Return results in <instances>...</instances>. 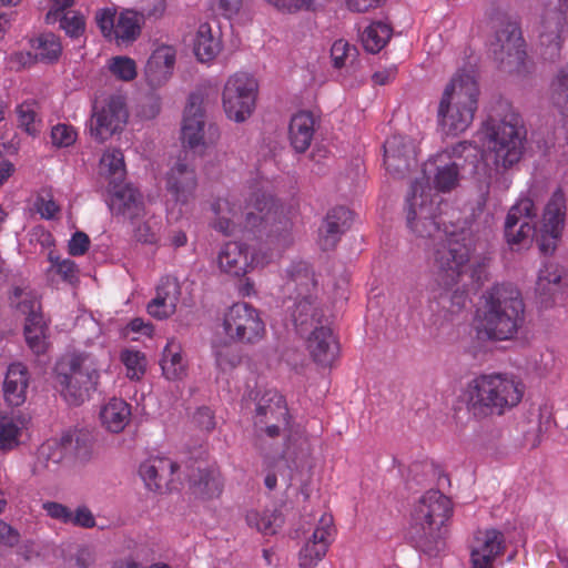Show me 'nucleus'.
<instances>
[{"instance_id":"35","label":"nucleus","mask_w":568,"mask_h":568,"mask_svg":"<svg viewBox=\"0 0 568 568\" xmlns=\"http://www.w3.org/2000/svg\"><path fill=\"white\" fill-rule=\"evenodd\" d=\"M29 386V372L20 362L8 366L3 381V394L6 402L11 406H20L27 399Z\"/></svg>"},{"instance_id":"62","label":"nucleus","mask_w":568,"mask_h":568,"mask_svg":"<svg viewBox=\"0 0 568 568\" xmlns=\"http://www.w3.org/2000/svg\"><path fill=\"white\" fill-rule=\"evenodd\" d=\"M90 245L89 236L83 232H75L68 243V251L70 255H83Z\"/></svg>"},{"instance_id":"39","label":"nucleus","mask_w":568,"mask_h":568,"mask_svg":"<svg viewBox=\"0 0 568 568\" xmlns=\"http://www.w3.org/2000/svg\"><path fill=\"white\" fill-rule=\"evenodd\" d=\"M315 120L311 112L298 111L292 115L288 138L296 152H305L314 136Z\"/></svg>"},{"instance_id":"58","label":"nucleus","mask_w":568,"mask_h":568,"mask_svg":"<svg viewBox=\"0 0 568 568\" xmlns=\"http://www.w3.org/2000/svg\"><path fill=\"white\" fill-rule=\"evenodd\" d=\"M286 454L290 457L295 455V459L301 462H307L308 457L311 456V446L308 439L304 436H300L295 439L294 443L292 439H290L287 443Z\"/></svg>"},{"instance_id":"48","label":"nucleus","mask_w":568,"mask_h":568,"mask_svg":"<svg viewBox=\"0 0 568 568\" xmlns=\"http://www.w3.org/2000/svg\"><path fill=\"white\" fill-rule=\"evenodd\" d=\"M38 110V102L33 99L23 101L16 109L19 125L30 135H36L41 130Z\"/></svg>"},{"instance_id":"7","label":"nucleus","mask_w":568,"mask_h":568,"mask_svg":"<svg viewBox=\"0 0 568 568\" xmlns=\"http://www.w3.org/2000/svg\"><path fill=\"white\" fill-rule=\"evenodd\" d=\"M479 89L470 73H457L445 87L437 106V125L446 136L464 133L478 109Z\"/></svg>"},{"instance_id":"1","label":"nucleus","mask_w":568,"mask_h":568,"mask_svg":"<svg viewBox=\"0 0 568 568\" xmlns=\"http://www.w3.org/2000/svg\"><path fill=\"white\" fill-rule=\"evenodd\" d=\"M478 150L469 142H459L430 156L423 165V181L412 184L406 197L407 225L419 237L443 241L435 252L438 282L453 290L464 277H475L471 271L473 231L467 221L449 222L442 217V200L437 193L455 190L466 164L477 170Z\"/></svg>"},{"instance_id":"5","label":"nucleus","mask_w":568,"mask_h":568,"mask_svg":"<svg viewBox=\"0 0 568 568\" xmlns=\"http://www.w3.org/2000/svg\"><path fill=\"white\" fill-rule=\"evenodd\" d=\"M524 393V384L513 375L483 374L467 384L464 400L474 416L486 417L501 415L517 406Z\"/></svg>"},{"instance_id":"52","label":"nucleus","mask_w":568,"mask_h":568,"mask_svg":"<svg viewBox=\"0 0 568 568\" xmlns=\"http://www.w3.org/2000/svg\"><path fill=\"white\" fill-rule=\"evenodd\" d=\"M270 6L283 13H296L300 11H314L318 0H264Z\"/></svg>"},{"instance_id":"9","label":"nucleus","mask_w":568,"mask_h":568,"mask_svg":"<svg viewBox=\"0 0 568 568\" xmlns=\"http://www.w3.org/2000/svg\"><path fill=\"white\" fill-rule=\"evenodd\" d=\"M291 276L288 285H294L296 295L291 307L292 321L301 335L322 322V312L317 305L315 280L306 263L300 262L287 271Z\"/></svg>"},{"instance_id":"61","label":"nucleus","mask_w":568,"mask_h":568,"mask_svg":"<svg viewBox=\"0 0 568 568\" xmlns=\"http://www.w3.org/2000/svg\"><path fill=\"white\" fill-rule=\"evenodd\" d=\"M241 4L242 0H210L211 9L227 18L236 14Z\"/></svg>"},{"instance_id":"19","label":"nucleus","mask_w":568,"mask_h":568,"mask_svg":"<svg viewBox=\"0 0 568 568\" xmlns=\"http://www.w3.org/2000/svg\"><path fill=\"white\" fill-rule=\"evenodd\" d=\"M566 219V196L556 190L546 203L540 225V250L550 253L556 248L560 239Z\"/></svg>"},{"instance_id":"63","label":"nucleus","mask_w":568,"mask_h":568,"mask_svg":"<svg viewBox=\"0 0 568 568\" xmlns=\"http://www.w3.org/2000/svg\"><path fill=\"white\" fill-rule=\"evenodd\" d=\"M20 534L11 525L0 519V546L14 547L18 545Z\"/></svg>"},{"instance_id":"18","label":"nucleus","mask_w":568,"mask_h":568,"mask_svg":"<svg viewBox=\"0 0 568 568\" xmlns=\"http://www.w3.org/2000/svg\"><path fill=\"white\" fill-rule=\"evenodd\" d=\"M288 412L285 400L274 389L266 390L258 399L254 425L260 433L268 437H276L287 424Z\"/></svg>"},{"instance_id":"50","label":"nucleus","mask_w":568,"mask_h":568,"mask_svg":"<svg viewBox=\"0 0 568 568\" xmlns=\"http://www.w3.org/2000/svg\"><path fill=\"white\" fill-rule=\"evenodd\" d=\"M63 560L67 568H91L95 564L97 551L92 545L80 544Z\"/></svg>"},{"instance_id":"10","label":"nucleus","mask_w":568,"mask_h":568,"mask_svg":"<svg viewBox=\"0 0 568 568\" xmlns=\"http://www.w3.org/2000/svg\"><path fill=\"white\" fill-rule=\"evenodd\" d=\"M10 301L26 316L23 333L29 348L37 355L44 354L49 348V324L41 312L37 292L27 284L17 285Z\"/></svg>"},{"instance_id":"11","label":"nucleus","mask_w":568,"mask_h":568,"mask_svg":"<svg viewBox=\"0 0 568 568\" xmlns=\"http://www.w3.org/2000/svg\"><path fill=\"white\" fill-rule=\"evenodd\" d=\"M258 81L250 72L230 74L222 89V106L226 118L236 123L247 121L255 111Z\"/></svg>"},{"instance_id":"30","label":"nucleus","mask_w":568,"mask_h":568,"mask_svg":"<svg viewBox=\"0 0 568 568\" xmlns=\"http://www.w3.org/2000/svg\"><path fill=\"white\" fill-rule=\"evenodd\" d=\"M567 275L566 268L555 263H548L540 268L536 290L544 307L547 308L556 302L567 284Z\"/></svg>"},{"instance_id":"36","label":"nucleus","mask_w":568,"mask_h":568,"mask_svg":"<svg viewBox=\"0 0 568 568\" xmlns=\"http://www.w3.org/2000/svg\"><path fill=\"white\" fill-rule=\"evenodd\" d=\"M192 50L199 62H212L222 51L220 32L209 23H201L193 36Z\"/></svg>"},{"instance_id":"20","label":"nucleus","mask_w":568,"mask_h":568,"mask_svg":"<svg viewBox=\"0 0 568 568\" xmlns=\"http://www.w3.org/2000/svg\"><path fill=\"white\" fill-rule=\"evenodd\" d=\"M491 51L495 60L504 70L514 71L521 67L526 51L520 29L515 24H508L497 32Z\"/></svg>"},{"instance_id":"49","label":"nucleus","mask_w":568,"mask_h":568,"mask_svg":"<svg viewBox=\"0 0 568 568\" xmlns=\"http://www.w3.org/2000/svg\"><path fill=\"white\" fill-rule=\"evenodd\" d=\"M34 59L43 62L55 61L61 54V43L52 33H44L32 41Z\"/></svg>"},{"instance_id":"12","label":"nucleus","mask_w":568,"mask_h":568,"mask_svg":"<svg viewBox=\"0 0 568 568\" xmlns=\"http://www.w3.org/2000/svg\"><path fill=\"white\" fill-rule=\"evenodd\" d=\"M165 187L172 201V204L168 203V214L178 219L190 210L197 187L195 169L189 162V151L183 150L171 165L165 176Z\"/></svg>"},{"instance_id":"29","label":"nucleus","mask_w":568,"mask_h":568,"mask_svg":"<svg viewBox=\"0 0 568 568\" xmlns=\"http://www.w3.org/2000/svg\"><path fill=\"white\" fill-rule=\"evenodd\" d=\"M308 332L306 346L310 354L317 363L331 365L338 355V345L332 329L321 322L310 328Z\"/></svg>"},{"instance_id":"42","label":"nucleus","mask_w":568,"mask_h":568,"mask_svg":"<svg viewBox=\"0 0 568 568\" xmlns=\"http://www.w3.org/2000/svg\"><path fill=\"white\" fill-rule=\"evenodd\" d=\"M195 496L203 499L216 498L222 494L223 479L217 468H209L199 471V478L192 483Z\"/></svg>"},{"instance_id":"8","label":"nucleus","mask_w":568,"mask_h":568,"mask_svg":"<svg viewBox=\"0 0 568 568\" xmlns=\"http://www.w3.org/2000/svg\"><path fill=\"white\" fill-rule=\"evenodd\" d=\"M526 130L517 114L508 113L503 119H488L477 133L483 153L490 156L496 166L510 168L519 162L524 153Z\"/></svg>"},{"instance_id":"24","label":"nucleus","mask_w":568,"mask_h":568,"mask_svg":"<svg viewBox=\"0 0 568 568\" xmlns=\"http://www.w3.org/2000/svg\"><path fill=\"white\" fill-rule=\"evenodd\" d=\"M176 63V49L170 44H159L152 51L144 67V77L148 84L161 88L173 75Z\"/></svg>"},{"instance_id":"4","label":"nucleus","mask_w":568,"mask_h":568,"mask_svg":"<svg viewBox=\"0 0 568 568\" xmlns=\"http://www.w3.org/2000/svg\"><path fill=\"white\" fill-rule=\"evenodd\" d=\"M221 328L222 332L217 329L212 337V349L216 366L222 372L234 368L240 362L232 343L254 345L266 334L258 310L244 302L234 303L225 311Z\"/></svg>"},{"instance_id":"22","label":"nucleus","mask_w":568,"mask_h":568,"mask_svg":"<svg viewBox=\"0 0 568 568\" xmlns=\"http://www.w3.org/2000/svg\"><path fill=\"white\" fill-rule=\"evenodd\" d=\"M333 518L324 514L298 551V568H315L325 557L334 536Z\"/></svg>"},{"instance_id":"34","label":"nucleus","mask_w":568,"mask_h":568,"mask_svg":"<svg viewBox=\"0 0 568 568\" xmlns=\"http://www.w3.org/2000/svg\"><path fill=\"white\" fill-rule=\"evenodd\" d=\"M27 426L28 418L21 412L0 410V450L16 449Z\"/></svg>"},{"instance_id":"38","label":"nucleus","mask_w":568,"mask_h":568,"mask_svg":"<svg viewBox=\"0 0 568 568\" xmlns=\"http://www.w3.org/2000/svg\"><path fill=\"white\" fill-rule=\"evenodd\" d=\"M126 168L120 149H106L99 163V178L106 186H116L125 182Z\"/></svg>"},{"instance_id":"46","label":"nucleus","mask_w":568,"mask_h":568,"mask_svg":"<svg viewBox=\"0 0 568 568\" xmlns=\"http://www.w3.org/2000/svg\"><path fill=\"white\" fill-rule=\"evenodd\" d=\"M278 479L286 487H288L293 480V469L284 456L267 463L264 484L267 489L273 490L277 487Z\"/></svg>"},{"instance_id":"53","label":"nucleus","mask_w":568,"mask_h":568,"mask_svg":"<svg viewBox=\"0 0 568 568\" xmlns=\"http://www.w3.org/2000/svg\"><path fill=\"white\" fill-rule=\"evenodd\" d=\"M34 207L41 217L45 220L57 217L60 212L59 204H57L52 193L49 191H44L37 196Z\"/></svg>"},{"instance_id":"2","label":"nucleus","mask_w":568,"mask_h":568,"mask_svg":"<svg viewBox=\"0 0 568 568\" xmlns=\"http://www.w3.org/2000/svg\"><path fill=\"white\" fill-rule=\"evenodd\" d=\"M212 227L224 235L244 230L265 236L256 245L243 241L223 244L217 254V266L226 275L244 277L263 268L293 243V224L268 192L267 181L248 189L244 207L235 196H226L219 197L212 204Z\"/></svg>"},{"instance_id":"57","label":"nucleus","mask_w":568,"mask_h":568,"mask_svg":"<svg viewBox=\"0 0 568 568\" xmlns=\"http://www.w3.org/2000/svg\"><path fill=\"white\" fill-rule=\"evenodd\" d=\"M42 509L47 516L62 524L69 525L71 520V509L60 503L45 501L42 504Z\"/></svg>"},{"instance_id":"23","label":"nucleus","mask_w":568,"mask_h":568,"mask_svg":"<svg viewBox=\"0 0 568 568\" xmlns=\"http://www.w3.org/2000/svg\"><path fill=\"white\" fill-rule=\"evenodd\" d=\"M506 547L504 534L497 529H480L470 544V568H496L497 558Z\"/></svg>"},{"instance_id":"16","label":"nucleus","mask_w":568,"mask_h":568,"mask_svg":"<svg viewBox=\"0 0 568 568\" xmlns=\"http://www.w3.org/2000/svg\"><path fill=\"white\" fill-rule=\"evenodd\" d=\"M453 513L452 501L438 490L424 494L412 513V521L427 534L439 532Z\"/></svg>"},{"instance_id":"64","label":"nucleus","mask_w":568,"mask_h":568,"mask_svg":"<svg viewBox=\"0 0 568 568\" xmlns=\"http://www.w3.org/2000/svg\"><path fill=\"white\" fill-rule=\"evenodd\" d=\"M30 242L39 244L42 248L53 251L54 239L52 234L43 227H34L30 233Z\"/></svg>"},{"instance_id":"27","label":"nucleus","mask_w":568,"mask_h":568,"mask_svg":"<svg viewBox=\"0 0 568 568\" xmlns=\"http://www.w3.org/2000/svg\"><path fill=\"white\" fill-rule=\"evenodd\" d=\"M181 297V285L174 277H163L156 286L155 296L148 303L149 315L156 320L172 316Z\"/></svg>"},{"instance_id":"31","label":"nucleus","mask_w":568,"mask_h":568,"mask_svg":"<svg viewBox=\"0 0 568 568\" xmlns=\"http://www.w3.org/2000/svg\"><path fill=\"white\" fill-rule=\"evenodd\" d=\"M72 448L71 435L48 439L37 450L32 466L33 473L41 474L45 470H53L71 453Z\"/></svg>"},{"instance_id":"28","label":"nucleus","mask_w":568,"mask_h":568,"mask_svg":"<svg viewBox=\"0 0 568 568\" xmlns=\"http://www.w3.org/2000/svg\"><path fill=\"white\" fill-rule=\"evenodd\" d=\"M178 465L168 457L154 456L144 460L139 468V474L150 490L170 488L174 480Z\"/></svg>"},{"instance_id":"25","label":"nucleus","mask_w":568,"mask_h":568,"mask_svg":"<svg viewBox=\"0 0 568 568\" xmlns=\"http://www.w3.org/2000/svg\"><path fill=\"white\" fill-rule=\"evenodd\" d=\"M105 192L106 204L112 214L131 221L142 214L144 210L142 195L132 185L122 183L116 186H106Z\"/></svg>"},{"instance_id":"14","label":"nucleus","mask_w":568,"mask_h":568,"mask_svg":"<svg viewBox=\"0 0 568 568\" xmlns=\"http://www.w3.org/2000/svg\"><path fill=\"white\" fill-rule=\"evenodd\" d=\"M95 20L103 37L114 40L118 44L135 41L144 22L143 14L131 9L121 11L116 17L115 8L100 9Z\"/></svg>"},{"instance_id":"21","label":"nucleus","mask_w":568,"mask_h":568,"mask_svg":"<svg viewBox=\"0 0 568 568\" xmlns=\"http://www.w3.org/2000/svg\"><path fill=\"white\" fill-rule=\"evenodd\" d=\"M535 205L528 197L520 199L508 212L505 235L510 245H525L535 234Z\"/></svg>"},{"instance_id":"40","label":"nucleus","mask_w":568,"mask_h":568,"mask_svg":"<svg viewBox=\"0 0 568 568\" xmlns=\"http://www.w3.org/2000/svg\"><path fill=\"white\" fill-rule=\"evenodd\" d=\"M246 523L264 536H272L283 526L284 517L276 507L252 509L246 514Z\"/></svg>"},{"instance_id":"44","label":"nucleus","mask_w":568,"mask_h":568,"mask_svg":"<svg viewBox=\"0 0 568 568\" xmlns=\"http://www.w3.org/2000/svg\"><path fill=\"white\" fill-rule=\"evenodd\" d=\"M358 51L356 47L351 44L345 39H337L331 47V62L332 67L338 71L349 72L355 70V62Z\"/></svg>"},{"instance_id":"47","label":"nucleus","mask_w":568,"mask_h":568,"mask_svg":"<svg viewBox=\"0 0 568 568\" xmlns=\"http://www.w3.org/2000/svg\"><path fill=\"white\" fill-rule=\"evenodd\" d=\"M120 361L125 368V376L129 379L140 381L144 376L148 361L144 353L141 351L135 348H124L120 353Z\"/></svg>"},{"instance_id":"13","label":"nucleus","mask_w":568,"mask_h":568,"mask_svg":"<svg viewBox=\"0 0 568 568\" xmlns=\"http://www.w3.org/2000/svg\"><path fill=\"white\" fill-rule=\"evenodd\" d=\"M128 116L125 99L122 95L110 94L95 100L88 123L90 135L98 142H104L123 130Z\"/></svg>"},{"instance_id":"45","label":"nucleus","mask_w":568,"mask_h":568,"mask_svg":"<svg viewBox=\"0 0 568 568\" xmlns=\"http://www.w3.org/2000/svg\"><path fill=\"white\" fill-rule=\"evenodd\" d=\"M550 90L554 105L560 114L568 118V61L558 69Z\"/></svg>"},{"instance_id":"59","label":"nucleus","mask_w":568,"mask_h":568,"mask_svg":"<svg viewBox=\"0 0 568 568\" xmlns=\"http://www.w3.org/2000/svg\"><path fill=\"white\" fill-rule=\"evenodd\" d=\"M69 525L82 528H93L95 526V518L87 506H79L74 511L71 510V520Z\"/></svg>"},{"instance_id":"60","label":"nucleus","mask_w":568,"mask_h":568,"mask_svg":"<svg viewBox=\"0 0 568 568\" xmlns=\"http://www.w3.org/2000/svg\"><path fill=\"white\" fill-rule=\"evenodd\" d=\"M61 28L72 38L79 37L84 30V19L81 14L63 16Z\"/></svg>"},{"instance_id":"43","label":"nucleus","mask_w":568,"mask_h":568,"mask_svg":"<svg viewBox=\"0 0 568 568\" xmlns=\"http://www.w3.org/2000/svg\"><path fill=\"white\" fill-rule=\"evenodd\" d=\"M351 212L343 206L331 210L323 223L321 234L324 236V246H333L337 235L348 226Z\"/></svg>"},{"instance_id":"26","label":"nucleus","mask_w":568,"mask_h":568,"mask_svg":"<svg viewBox=\"0 0 568 568\" xmlns=\"http://www.w3.org/2000/svg\"><path fill=\"white\" fill-rule=\"evenodd\" d=\"M415 143L402 135H393L384 144V163L386 170L394 175L408 171L416 162Z\"/></svg>"},{"instance_id":"51","label":"nucleus","mask_w":568,"mask_h":568,"mask_svg":"<svg viewBox=\"0 0 568 568\" xmlns=\"http://www.w3.org/2000/svg\"><path fill=\"white\" fill-rule=\"evenodd\" d=\"M106 67L110 73L121 81H132L138 74L135 61L126 55H116L109 59Z\"/></svg>"},{"instance_id":"37","label":"nucleus","mask_w":568,"mask_h":568,"mask_svg":"<svg viewBox=\"0 0 568 568\" xmlns=\"http://www.w3.org/2000/svg\"><path fill=\"white\" fill-rule=\"evenodd\" d=\"M49 266L44 270V278L52 287H58L60 283L74 285L79 280V270L77 264L70 258H62L54 251L48 252Z\"/></svg>"},{"instance_id":"17","label":"nucleus","mask_w":568,"mask_h":568,"mask_svg":"<svg viewBox=\"0 0 568 568\" xmlns=\"http://www.w3.org/2000/svg\"><path fill=\"white\" fill-rule=\"evenodd\" d=\"M568 37V0H558L556 10L548 11L538 28V45L545 59H554Z\"/></svg>"},{"instance_id":"32","label":"nucleus","mask_w":568,"mask_h":568,"mask_svg":"<svg viewBox=\"0 0 568 568\" xmlns=\"http://www.w3.org/2000/svg\"><path fill=\"white\" fill-rule=\"evenodd\" d=\"M131 405L120 397L108 398L100 407L99 420L109 433L120 434L130 424Z\"/></svg>"},{"instance_id":"55","label":"nucleus","mask_w":568,"mask_h":568,"mask_svg":"<svg viewBox=\"0 0 568 568\" xmlns=\"http://www.w3.org/2000/svg\"><path fill=\"white\" fill-rule=\"evenodd\" d=\"M153 325L143 318H133L122 328V335L132 341H139L141 337H151L153 335Z\"/></svg>"},{"instance_id":"15","label":"nucleus","mask_w":568,"mask_h":568,"mask_svg":"<svg viewBox=\"0 0 568 568\" xmlns=\"http://www.w3.org/2000/svg\"><path fill=\"white\" fill-rule=\"evenodd\" d=\"M206 99L207 92L204 88H197L190 94L181 128L183 146L197 155H202L207 148L203 108Z\"/></svg>"},{"instance_id":"54","label":"nucleus","mask_w":568,"mask_h":568,"mask_svg":"<svg viewBox=\"0 0 568 568\" xmlns=\"http://www.w3.org/2000/svg\"><path fill=\"white\" fill-rule=\"evenodd\" d=\"M161 222L152 217L135 229L138 241L146 244H155L160 240Z\"/></svg>"},{"instance_id":"56","label":"nucleus","mask_w":568,"mask_h":568,"mask_svg":"<svg viewBox=\"0 0 568 568\" xmlns=\"http://www.w3.org/2000/svg\"><path fill=\"white\" fill-rule=\"evenodd\" d=\"M78 138L73 126L64 123L57 124L51 130L52 143L58 148H68L72 145Z\"/></svg>"},{"instance_id":"6","label":"nucleus","mask_w":568,"mask_h":568,"mask_svg":"<svg viewBox=\"0 0 568 568\" xmlns=\"http://www.w3.org/2000/svg\"><path fill=\"white\" fill-rule=\"evenodd\" d=\"M104 363L103 348L67 355L55 366L54 387L68 404L80 405L97 388Z\"/></svg>"},{"instance_id":"33","label":"nucleus","mask_w":568,"mask_h":568,"mask_svg":"<svg viewBox=\"0 0 568 568\" xmlns=\"http://www.w3.org/2000/svg\"><path fill=\"white\" fill-rule=\"evenodd\" d=\"M163 377L170 382H180L187 375V361L182 345L175 338H170L164 346L159 361Z\"/></svg>"},{"instance_id":"41","label":"nucleus","mask_w":568,"mask_h":568,"mask_svg":"<svg viewBox=\"0 0 568 568\" xmlns=\"http://www.w3.org/2000/svg\"><path fill=\"white\" fill-rule=\"evenodd\" d=\"M392 27L384 21H372L359 31V40L364 49L372 53L379 52L389 41Z\"/></svg>"},{"instance_id":"3","label":"nucleus","mask_w":568,"mask_h":568,"mask_svg":"<svg viewBox=\"0 0 568 568\" xmlns=\"http://www.w3.org/2000/svg\"><path fill=\"white\" fill-rule=\"evenodd\" d=\"M525 307L519 291L510 284H498L484 296L474 318L479 339H513L524 324Z\"/></svg>"}]
</instances>
